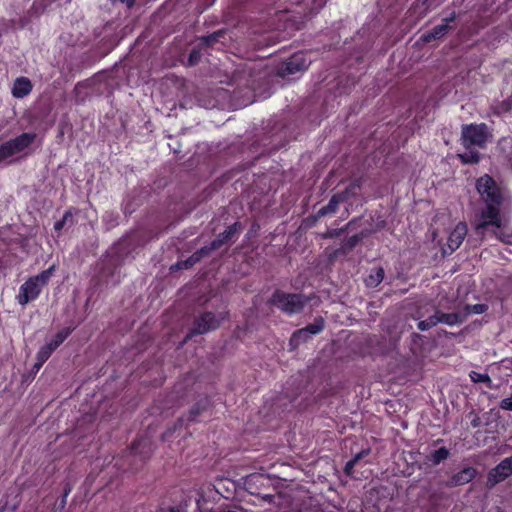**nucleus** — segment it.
<instances>
[{
    "mask_svg": "<svg viewBox=\"0 0 512 512\" xmlns=\"http://www.w3.org/2000/svg\"><path fill=\"white\" fill-rule=\"evenodd\" d=\"M172 432L170 430H167L166 432H164L163 434V439H166V437L171 434Z\"/></svg>",
    "mask_w": 512,
    "mask_h": 512,
    "instance_id": "603ef678",
    "label": "nucleus"
},
{
    "mask_svg": "<svg viewBox=\"0 0 512 512\" xmlns=\"http://www.w3.org/2000/svg\"><path fill=\"white\" fill-rule=\"evenodd\" d=\"M455 20L456 13L453 11L449 17H446L442 20L441 24L423 33L420 37V40L424 43H430L434 40L443 38L449 32V30L452 29L449 23L454 22Z\"/></svg>",
    "mask_w": 512,
    "mask_h": 512,
    "instance_id": "0eeeda50",
    "label": "nucleus"
},
{
    "mask_svg": "<svg viewBox=\"0 0 512 512\" xmlns=\"http://www.w3.org/2000/svg\"><path fill=\"white\" fill-rule=\"evenodd\" d=\"M36 139V134L32 132H24L19 136L8 140L15 154L24 151L28 148Z\"/></svg>",
    "mask_w": 512,
    "mask_h": 512,
    "instance_id": "ddd939ff",
    "label": "nucleus"
},
{
    "mask_svg": "<svg viewBox=\"0 0 512 512\" xmlns=\"http://www.w3.org/2000/svg\"><path fill=\"white\" fill-rule=\"evenodd\" d=\"M119 1L126 4L128 8H131L134 6L136 0H119Z\"/></svg>",
    "mask_w": 512,
    "mask_h": 512,
    "instance_id": "3c124183",
    "label": "nucleus"
},
{
    "mask_svg": "<svg viewBox=\"0 0 512 512\" xmlns=\"http://www.w3.org/2000/svg\"><path fill=\"white\" fill-rule=\"evenodd\" d=\"M225 34V30H218V31H215L213 32L212 34H209V35H206L204 37H202V43L209 47V46H213L215 43H217L220 38H222Z\"/></svg>",
    "mask_w": 512,
    "mask_h": 512,
    "instance_id": "2f4dec72",
    "label": "nucleus"
},
{
    "mask_svg": "<svg viewBox=\"0 0 512 512\" xmlns=\"http://www.w3.org/2000/svg\"><path fill=\"white\" fill-rule=\"evenodd\" d=\"M53 352L54 350L47 344L42 346L37 353V361H39V365H43L50 358Z\"/></svg>",
    "mask_w": 512,
    "mask_h": 512,
    "instance_id": "72a5a7b5",
    "label": "nucleus"
},
{
    "mask_svg": "<svg viewBox=\"0 0 512 512\" xmlns=\"http://www.w3.org/2000/svg\"><path fill=\"white\" fill-rule=\"evenodd\" d=\"M351 186L355 190H359L361 188V181L359 179H356L351 183Z\"/></svg>",
    "mask_w": 512,
    "mask_h": 512,
    "instance_id": "8fccbe9b",
    "label": "nucleus"
},
{
    "mask_svg": "<svg viewBox=\"0 0 512 512\" xmlns=\"http://www.w3.org/2000/svg\"><path fill=\"white\" fill-rule=\"evenodd\" d=\"M178 423H179V425H182V423H183V419H182V418H180V419L178 420Z\"/></svg>",
    "mask_w": 512,
    "mask_h": 512,
    "instance_id": "5fc2aeb1",
    "label": "nucleus"
},
{
    "mask_svg": "<svg viewBox=\"0 0 512 512\" xmlns=\"http://www.w3.org/2000/svg\"><path fill=\"white\" fill-rule=\"evenodd\" d=\"M467 234V226L459 223L449 234L446 244L442 247L444 255L452 254L456 251L465 239Z\"/></svg>",
    "mask_w": 512,
    "mask_h": 512,
    "instance_id": "6e6552de",
    "label": "nucleus"
},
{
    "mask_svg": "<svg viewBox=\"0 0 512 512\" xmlns=\"http://www.w3.org/2000/svg\"><path fill=\"white\" fill-rule=\"evenodd\" d=\"M310 298L302 293H288L280 289H276L268 299V304L278 308L286 315H294L301 313Z\"/></svg>",
    "mask_w": 512,
    "mask_h": 512,
    "instance_id": "f03ea898",
    "label": "nucleus"
},
{
    "mask_svg": "<svg viewBox=\"0 0 512 512\" xmlns=\"http://www.w3.org/2000/svg\"><path fill=\"white\" fill-rule=\"evenodd\" d=\"M134 212V209L130 206V204L126 203L123 206V213L127 215H131Z\"/></svg>",
    "mask_w": 512,
    "mask_h": 512,
    "instance_id": "a18cd8bd",
    "label": "nucleus"
},
{
    "mask_svg": "<svg viewBox=\"0 0 512 512\" xmlns=\"http://www.w3.org/2000/svg\"><path fill=\"white\" fill-rule=\"evenodd\" d=\"M512 475V455L503 459L488 473V482L495 485Z\"/></svg>",
    "mask_w": 512,
    "mask_h": 512,
    "instance_id": "1a4fd4ad",
    "label": "nucleus"
},
{
    "mask_svg": "<svg viewBox=\"0 0 512 512\" xmlns=\"http://www.w3.org/2000/svg\"><path fill=\"white\" fill-rule=\"evenodd\" d=\"M70 492H71V486L69 484H66L64 487L63 495H62L61 502H60V505L62 507L65 506L66 499H67L68 495L70 494Z\"/></svg>",
    "mask_w": 512,
    "mask_h": 512,
    "instance_id": "c03bdc74",
    "label": "nucleus"
},
{
    "mask_svg": "<svg viewBox=\"0 0 512 512\" xmlns=\"http://www.w3.org/2000/svg\"><path fill=\"white\" fill-rule=\"evenodd\" d=\"M385 271L381 266L374 267L370 273L364 278V283L368 288H376L384 279Z\"/></svg>",
    "mask_w": 512,
    "mask_h": 512,
    "instance_id": "f3484780",
    "label": "nucleus"
},
{
    "mask_svg": "<svg viewBox=\"0 0 512 512\" xmlns=\"http://www.w3.org/2000/svg\"><path fill=\"white\" fill-rule=\"evenodd\" d=\"M157 512H180L178 508L175 507H163L157 510Z\"/></svg>",
    "mask_w": 512,
    "mask_h": 512,
    "instance_id": "49530a36",
    "label": "nucleus"
},
{
    "mask_svg": "<svg viewBox=\"0 0 512 512\" xmlns=\"http://www.w3.org/2000/svg\"><path fill=\"white\" fill-rule=\"evenodd\" d=\"M489 137L488 127L485 123L464 124L461 127V145L465 149L485 148Z\"/></svg>",
    "mask_w": 512,
    "mask_h": 512,
    "instance_id": "7ed1b4c3",
    "label": "nucleus"
},
{
    "mask_svg": "<svg viewBox=\"0 0 512 512\" xmlns=\"http://www.w3.org/2000/svg\"><path fill=\"white\" fill-rule=\"evenodd\" d=\"M382 508L379 504L377 493L369 492L362 502V512H381Z\"/></svg>",
    "mask_w": 512,
    "mask_h": 512,
    "instance_id": "aec40b11",
    "label": "nucleus"
},
{
    "mask_svg": "<svg viewBox=\"0 0 512 512\" xmlns=\"http://www.w3.org/2000/svg\"><path fill=\"white\" fill-rule=\"evenodd\" d=\"M33 89L31 80L27 77L21 76L15 79L12 86V95L15 98L21 99L29 95Z\"/></svg>",
    "mask_w": 512,
    "mask_h": 512,
    "instance_id": "4468645a",
    "label": "nucleus"
},
{
    "mask_svg": "<svg viewBox=\"0 0 512 512\" xmlns=\"http://www.w3.org/2000/svg\"><path fill=\"white\" fill-rule=\"evenodd\" d=\"M370 454V448L362 449L360 452L356 453L350 461L353 462L355 465L363 458L368 456Z\"/></svg>",
    "mask_w": 512,
    "mask_h": 512,
    "instance_id": "ea45409f",
    "label": "nucleus"
},
{
    "mask_svg": "<svg viewBox=\"0 0 512 512\" xmlns=\"http://www.w3.org/2000/svg\"><path fill=\"white\" fill-rule=\"evenodd\" d=\"M72 218H73L72 212H71L70 210H67V211L64 213V215H63L62 219H60V220H58V221H56V222L54 223V230H55V231H57V232H60V231L64 228L65 224H66L69 220L71 221V220H72Z\"/></svg>",
    "mask_w": 512,
    "mask_h": 512,
    "instance_id": "4c0bfd02",
    "label": "nucleus"
},
{
    "mask_svg": "<svg viewBox=\"0 0 512 512\" xmlns=\"http://www.w3.org/2000/svg\"><path fill=\"white\" fill-rule=\"evenodd\" d=\"M241 230V223L239 221L234 222L222 233H220L214 240H212V248H221L223 245L234 242L240 234Z\"/></svg>",
    "mask_w": 512,
    "mask_h": 512,
    "instance_id": "9d476101",
    "label": "nucleus"
},
{
    "mask_svg": "<svg viewBox=\"0 0 512 512\" xmlns=\"http://www.w3.org/2000/svg\"><path fill=\"white\" fill-rule=\"evenodd\" d=\"M35 366L39 369L42 365H39V361H37Z\"/></svg>",
    "mask_w": 512,
    "mask_h": 512,
    "instance_id": "6e6d98bb",
    "label": "nucleus"
},
{
    "mask_svg": "<svg viewBox=\"0 0 512 512\" xmlns=\"http://www.w3.org/2000/svg\"><path fill=\"white\" fill-rule=\"evenodd\" d=\"M200 60V52L196 49L191 50L188 56V64L190 66L196 65Z\"/></svg>",
    "mask_w": 512,
    "mask_h": 512,
    "instance_id": "a19ab883",
    "label": "nucleus"
},
{
    "mask_svg": "<svg viewBox=\"0 0 512 512\" xmlns=\"http://www.w3.org/2000/svg\"><path fill=\"white\" fill-rule=\"evenodd\" d=\"M476 188L480 195L492 192L494 189L499 188L496 181L488 174H485L477 179Z\"/></svg>",
    "mask_w": 512,
    "mask_h": 512,
    "instance_id": "a211bd4d",
    "label": "nucleus"
},
{
    "mask_svg": "<svg viewBox=\"0 0 512 512\" xmlns=\"http://www.w3.org/2000/svg\"><path fill=\"white\" fill-rule=\"evenodd\" d=\"M310 337L311 336L308 334H298V330H296L291 335L290 345L296 348L299 345L307 342L310 339Z\"/></svg>",
    "mask_w": 512,
    "mask_h": 512,
    "instance_id": "473e14b6",
    "label": "nucleus"
},
{
    "mask_svg": "<svg viewBox=\"0 0 512 512\" xmlns=\"http://www.w3.org/2000/svg\"><path fill=\"white\" fill-rule=\"evenodd\" d=\"M152 452L151 443L143 437L136 438L129 447V454L139 456L140 460L145 461Z\"/></svg>",
    "mask_w": 512,
    "mask_h": 512,
    "instance_id": "9b49d317",
    "label": "nucleus"
},
{
    "mask_svg": "<svg viewBox=\"0 0 512 512\" xmlns=\"http://www.w3.org/2000/svg\"><path fill=\"white\" fill-rule=\"evenodd\" d=\"M355 464L353 462H351L350 460L345 464L344 466V474L347 475V476H352L353 473H354V468H355Z\"/></svg>",
    "mask_w": 512,
    "mask_h": 512,
    "instance_id": "37998d69",
    "label": "nucleus"
},
{
    "mask_svg": "<svg viewBox=\"0 0 512 512\" xmlns=\"http://www.w3.org/2000/svg\"><path fill=\"white\" fill-rule=\"evenodd\" d=\"M343 231V229H339V230H334L333 232H327L325 235H324V238H332L336 235H339L341 232Z\"/></svg>",
    "mask_w": 512,
    "mask_h": 512,
    "instance_id": "09e8293b",
    "label": "nucleus"
},
{
    "mask_svg": "<svg viewBox=\"0 0 512 512\" xmlns=\"http://www.w3.org/2000/svg\"><path fill=\"white\" fill-rule=\"evenodd\" d=\"M75 327H64L47 343L54 351L71 335Z\"/></svg>",
    "mask_w": 512,
    "mask_h": 512,
    "instance_id": "4be33fe9",
    "label": "nucleus"
},
{
    "mask_svg": "<svg viewBox=\"0 0 512 512\" xmlns=\"http://www.w3.org/2000/svg\"><path fill=\"white\" fill-rule=\"evenodd\" d=\"M449 456V449H447L446 447H440L439 449L432 451L427 456V461L431 463L433 466H437L441 462L445 461Z\"/></svg>",
    "mask_w": 512,
    "mask_h": 512,
    "instance_id": "a878e982",
    "label": "nucleus"
},
{
    "mask_svg": "<svg viewBox=\"0 0 512 512\" xmlns=\"http://www.w3.org/2000/svg\"><path fill=\"white\" fill-rule=\"evenodd\" d=\"M219 248H212V241L209 245L201 247L197 250L192 256L191 259L195 258L196 261H199L202 257L208 256L212 251L218 250Z\"/></svg>",
    "mask_w": 512,
    "mask_h": 512,
    "instance_id": "c9c22d12",
    "label": "nucleus"
},
{
    "mask_svg": "<svg viewBox=\"0 0 512 512\" xmlns=\"http://www.w3.org/2000/svg\"><path fill=\"white\" fill-rule=\"evenodd\" d=\"M438 323H444L449 326H453L464 321V317L460 313H444L436 312Z\"/></svg>",
    "mask_w": 512,
    "mask_h": 512,
    "instance_id": "b1692460",
    "label": "nucleus"
},
{
    "mask_svg": "<svg viewBox=\"0 0 512 512\" xmlns=\"http://www.w3.org/2000/svg\"><path fill=\"white\" fill-rule=\"evenodd\" d=\"M224 317L219 319L213 312H203L193 321V326L189 329L188 333L183 339V343H187L196 335H203L210 331L216 330Z\"/></svg>",
    "mask_w": 512,
    "mask_h": 512,
    "instance_id": "20e7f679",
    "label": "nucleus"
},
{
    "mask_svg": "<svg viewBox=\"0 0 512 512\" xmlns=\"http://www.w3.org/2000/svg\"><path fill=\"white\" fill-rule=\"evenodd\" d=\"M477 475V470L474 467H465L459 472L455 473L447 482L448 487L461 486L471 482Z\"/></svg>",
    "mask_w": 512,
    "mask_h": 512,
    "instance_id": "f8f14e48",
    "label": "nucleus"
},
{
    "mask_svg": "<svg viewBox=\"0 0 512 512\" xmlns=\"http://www.w3.org/2000/svg\"><path fill=\"white\" fill-rule=\"evenodd\" d=\"M344 202L342 195L333 194L327 205L321 207L314 215L315 220L337 212L339 204Z\"/></svg>",
    "mask_w": 512,
    "mask_h": 512,
    "instance_id": "2eb2a0df",
    "label": "nucleus"
},
{
    "mask_svg": "<svg viewBox=\"0 0 512 512\" xmlns=\"http://www.w3.org/2000/svg\"><path fill=\"white\" fill-rule=\"evenodd\" d=\"M13 155H15V153L12 150V147L8 141H6L0 145V162L8 159L9 157H11Z\"/></svg>",
    "mask_w": 512,
    "mask_h": 512,
    "instance_id": "e433bc0d",
    "label": "nucleus"
},
{
    "mask_svg": "<svg viewBox=\"0 0 512 512\" xmlns=\"http://www.w3.org/2000/svg\"><path fill=\"white\" fill-rule=\"evenodd\" d=\"M196 262H197V261L195 260V258L191 259V257H190L188 260H186V261H184V262L182 263V266H181V267L189 268V267H191V266H192L194 263H196Z\"/></svg>",
    "mask_w": 512,
    "mask_h": 512,
    "instance_id": "de8ad7c7",
    "label": "nucleus"
},
{
    "mask_svg": "<svg viewBox=\"0 0 512 512\" xmlns=\"http://www.w3.org/2000/svg\"><path fill=\"white\" fill-rule=\"evenodd\" d=\"M485 205L502 206L504 197L500 188L494 189L492 192L481 195Z\"/></svg>",
    "mask_w": 512,
    "mask_h": 512,
    "instance_id": "393cba45",
    "label": "nucleus"
},
{
    "mask_svg": "<svg viewBox=\"0 0 512 512\" xmlns=\"http://www.w3.org/2000/svg\"><path fill=\"white\" fill-rule=\"evenodd\" d=\"M488 310V305L486 304H474V305H465L463 308V315L464 319L469 315H480L485 313Z\"/></svg>",
    "mask_w": 512,
    "mask_h": 512,
    "instance_id": "cd10ccee",
    "label": "nucleus"
},
{
    "mask_svg": "<svg viewBox=\"0 0 512 512\" xmlns=\"http://www.w3.org/2000/svg\"><path fill=\"white\" fill-rule=\"evenodd\" d=\"M54 266L43 270L39 274L29 277L20 287L16 295V301L22 307L35 301L41 294L42 289L48 284L53 275Z\"/></svg>",
    "mask_w": 512,
    "mask_h": 512,
    "instance_id": "f257e3e1",
    "label": "nucleus"
},
{
    "mask_svg": "<svg viewBox=\"0 0 512 512\" xmlns=\"http://www.w3.org/2000/svg\"><path fill=\"white\" fill-rule=\"evenodd\" d=\"M458 157L463 164H477L480 161V153L473 148L466 149L465 152L458 154Z\"/></svg>",
    "mask_w": 512,
    "mask_h": 512,
    "instance_id": "bb28decb",
    "label": "nucleus"
},
{
    "mask_svg": "<svg viewBox=\"0 0 512 512\" xmlns=\"http://www.w3.org/2000/svg\"><path fill=\"white\" fill-rule=\"evenodd\" d=\"M327 0H303L307 11L304 12V18L310 19L317 14L326 4Z\"/></svg>",
    "mask_w": 512,
    "mask_h": 512,
    "instance_id": "5701e85b",
    "label": "nucleus"
},
{
    "mask_svg": "<svg viewBox=\"0 0 512 512\" xmlns=\"http://www.w3.org/2000/svg\"><path fill=\"white\" fill-rule=\"evenodd\" d=\"M501 207L485 205V208L480 213L481 219L475 224L477 234H483L489 227L502 228Z\"/></svg>",
    "mask_w": 512,
    "mask_h": 512,
    "instance_id": "423d86ee",
    "label": "nucleus"
},
{
    "mask_svg": "<svg viewBox=\"0 0 512 512\" xmlns=\"http://www.w3.org/2000/svg\"><path fill=\"white\" fill-rule=\"evenodd\" d=\"M310 63L304 52H296L277 66L276 74L281 78L293 76L298 72L306 71Z\"/></svg>",
    "mask_w": 512,
    "mask_h": 512,
    "instance_id": "39448f33",
    "label": "nucleus"
},
{
    "mask_svg": "<svg viewBox=\"0 0 512 512\" xmlns=\"http://www.w3.org/2000/svg\"><path fill=\"white\" fill-rule=\"evenodd\" d=\"M118 219H119L118 213L113 212V211L106 212L102 217V221L105 226V229L111 230V229L115 228L119 224Z\"/></svg>",
    "mask_w": 512,
    "mask_h": 512,
    "instance_id": "c85d7f7f",
    "label": "nucleus"
},
{
    "mask_svg": "<svg viewBox=\"0 0 512 512\" xmlns=\"http://www.w3.org/2000/svg\"><path fill=\"white\" fill-rule=\"evenodd\" d=\"M363 237V233H360L346 238L341 247L335 251V256H338L339 254L346 255L352 251L362 241Z\"/></svg>",
    "mask_w": 512,
    "mask_h": 512,
    "instance_id": "6ab92c4d",
    "label": "nucleus"
},
{
    "mask_svg": "<svg viewBox=\"0 0 512 512\" xmlns=\"http://www.w3.org/2000/svg\"><path fill=\"white\" fill-rule=\"evenodd\" d=\"M118 265H119L118 263L108 260L105 262L104 266L102 267L101 273L104 276H112L114 274L115 270L117 269Z\"/></svg>",
    "mask_w": 512,
    "mask_h": 512,
    "instance_id": "58836bf2",
    "label": "nucleus"
},
{
    "mask_svg": "<svg viewBox=\"0 0 512 512\" xmlns=\"http://www.w3.org/2000/svg\"><path fill=\"white\" fill-rule=\"evenodd\" d=\"M469 377L474 383H485L488 388L492 387V380L487 373H479L476 371H471L469 373Z\"/></svg>",
    "mask_w": 512,
    "mask_h": 512,
    "instance_id": "7c9ffc66",
    "label": "nucleus"
},
{
    "mask_svg": "<svg viewBox=\"0 0 512 512\" xmlns=\"http://www.w3.org/2000/svg\"><path fill=\"white\" fill-rule=\"evenodd\" d=\"M252 228H253L254 230H256V229H258V228H259V225H258L257 223H255V224H253Z\"/></svg>",
    "mask_w": 512,
    "mask_h": 512,
    "instance_id": "864d4df0",
    "label": "nucleus"
},
{
    "mask_svg": "<svg viewBox=\"0 0 512 512\" xmlns=\"http://www.w3.org/2000/svg\"><path fill=\"white\" fill-rule=\"evenodd\" d=\"M494 113L496 115H504L509 113L512 110V97H508L500 102H498L493 107Z\"/></svg>",
    "mask_w": 512,
    "mask_h": 512,
    "instance_id": "c756f323",
    "label": "nucleus"
},
{
    "mask_svg": "<svg viewBox=\"0 0 512 512\" xmlns=\"http://www.w3.org/2000/svg\"><path fill=\"white\" fill-rule=\"evenodd\" d=\"M437 324H438L437 315L435 314V315L430 316L426 320L419 321L417 324V327L420 331H426V330H429L430 328L436 326Z\"/></svg>",
    "mask_w": 512,
    "mask_h": 512,
    "instance_id": "f704fd0d",
    "label": "nucleus"
},
{
    "mask_svg": "<svg viewBox=\"0 0 512 512\" xmlns=\"http://www.w3.org/2000/svg\"><path fill=\"white\" fill-rule=\"evenodd\" d=\"M325 328V320L323 317L318 316L314 319L313 323L306 325L304 328L298 329V334L317 335Z\"/></svg>",
    "mask_w": 512,
    "mask_h": 512,
    "instance_id": "412c9836",
    "label": "nucleus"
},
{
    "mask_svg": "<svg viewBox=\"0 0 512 512\" xmlns=\"http://www.w3.org/2000/svg\"><path fill=\"white\" fill-rule=\"evenodd\" d=\"M211 405L210 398L208 396H203L196 401V403L189 410L187 421L195 422L197 421L198 416L206 411Z\"/></svg>",
    "mask_w": 512,
    "mask_h": 512,
    "instance_id": "dca6fc26",
    "label": "nucleus"
},
{
    "mask_svg": "<svg viewBox=\"0 0 512 512\" xmlns=\"http://www.w3.org/2000/svg\"><path fill=\"white\" fill-rule=\"evenodd\" d=\"M337 195H342L344 197V202L347 201L350 197L356 195V190L352 188L351 184L347 186L343 191L336 193Z\"/></svg>",
    "mask_w": 512,
    "mask_h": 512,
    "instance_id": "79ce46f5",
    "label": "nucleus"
}]
</instances>
